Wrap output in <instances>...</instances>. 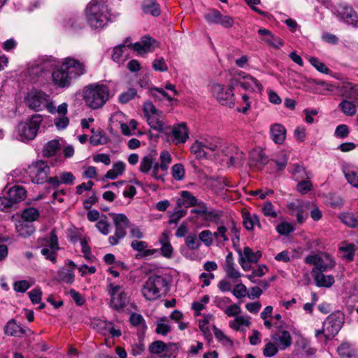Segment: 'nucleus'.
I'll return each mask as SVG.
<instances>
[{"instance_id": "f257e3e1", "label": "nucleus", "mask_w": 358, "mask_h": 358, "mask_svg": "<svg viewBox=\"0 0 358 358\" xmlns=\"http://www.w3.org/2000/svg\"><path fill=\"white\" fill-rule=\"evenodd\" d=\"M85 65L79 60L67 57L57 64L52 72V84L59 89H66L71 86L74 80L85 74Z\"/></svg>"}, {"instance_id": "f03ea898", "label": "nucleus", "mask_w": 358, "mask_h": 358, "mask_svg": "<svg viewBox=\"0 0 358 358\" xmlns=\"http://www.w3.org/2000/svg\"><path fill=\"white\" fill-rule=\"evenodd\" d=\"M87 23L93 29H101L110 21V12L108 5L101 0H91L85 10Z\"/></svg>"}, {"instance_id": "7ed1b4c3", "label": "nucleus", "mask_w": 358, "mask_h": 358, "mask_svg": "<svg viewBox=\"0 0 358 358\" xmlns=\"http://www.w3.org/2000/svg\"><path fill=\"white\" fill-rule=\"evenodd\" d=\"M224 144L217 137H206L196 140L191 146V152L197 159L207 157H220Z\"/></svg>"}, {"instance_id": "20e7f679", "label": "nucleus", "mask_w": 358, "mask_h": 358, "mask_svg": "<svg viewBox=\"0 0 358 358\" xmlns=\"http://www.w3.org/2000/svg\"><path fill=\"white\" fill-rule=\"evenodd\" d=\"M169 280L166 276L152 275L144 283L141 294L146 300H156L169 291Z\"/></svg>"}, {"instance_id": "39448f33", "label": "nucleus", "mask_w": 358, "mask_h": 358, "mask_svg": "<svg viewBox=\"0 0 358 358\" xmlns=\"http://www.w3.org/2000/svg\"><path fill=\"white\" fill-rule=\"evenodd\" d=\"M109 89L103 84H91L84 90V101L88 107L94 110L102 108L109 100Z\"/></svg>"}, {"instance_id": "423d86ee", "label": "nucleus", "mask_w": 358, "mask_h": 358, "mask_svg": "<svg viewBox=\"0 0 358 358\" xmlns=\"http://www.w3.org/2000/svg\"><path fill=\"white\" fill-rule=\"evenodd\" d=\"M42 120L41 115H34L27 121L20 122L15 130L17 139L22 142L34 139L38 134Z\"/></svg>"}, {"instance_id": "0eeeda50", "label": "nucleus", "mask_w": 358, "mask_h": 358, "mask_svg": "<svg viewBox=\"0 0 358 358\" xmlns=\"http://www.w3.org/2000/svg\"><path fill=\"white\" fill-rule=\"evenodd\" d=\"M344 319V314L341 311L331 313L324 321L322 328L315 331V336L319 337L322 334L326 340L331 339L342 328Z\"/></svg>"}, {"instance_id": "6e6552de", "label": "nucleus", "mask_w": 358, "mask_h": 358, "mask_svg": "<svg viewBox=\"0 0 358 358\" xmlns=\"http://www.w3.org/2000/svg\"><path fill=\"white\" fill-rule=\"evenodd\" d=\"M236 80L229 83L228 87L224 85L215 83L212 85V93L217 101L222 106L232 108L235 105V95L234 93Z\"/></svg>"}, {"instance_id": "1a4fd4ad", "label": "nucleus", "mask_w": 358, "mask_h": 358, "mask_svg": "<svg viewBox=\"0 0 358 358\" xmlns=\"http://www.w3.org/2000/svg\"><path fill=\"white\" fill-rule=\"evenodd\" d=\"M107 292L110 298L111 308L122 310L129 304V297L122 285L109 283L107 286Z\"/></svg>"}, {"instance_id": "9d476101", "label": "nucleus", "mask_w": 358, "mask_h": 358, "mask_svg": "<svg viewBox=\"0 0 358 358\" xmlns=\"http://www.w3.org/2000/svg\"><path fill=\"white\" fill-rule=\"evenodd\" d=\"M143 110L150 127L157 131H162L165 128L162 113L150 101L144 103Z\"/></svg>"}, {"instance_id": "9b49d317", "label": "nucleus", "mask_w": 358, "mask_h": 358, "mask_svg": "<svg viewBox=\"0 0 358 358\" xmlns=\"http://www.w3.org/2000/svg\"><path fill=\"white\" fill-rule=\"evenodd\" d=\"M305 262L314 266L312 274L318 273V272L324 273L334 268L336 264V262L332 259L331 257L327 253L320 255H308L306 257Z\"/></svg>"}, {"instance_id": "f8f14e48", "label": "nucleus", "mask_w": 358, "mask_h": 358, "mask_svg": "<svg viewBox=\"0 0 358 358\" xmlns=\"http://www.w3.org/2000/svg\"><path fill=\"white\" fill-rule=\"evenodd\" d=\"M46 245L42 247L41 254L53 264L57 262V252L59 250L58 238L55 229H52L49 236L44 238Z\"/></svg>"}, {"instance_id": "ddd939ff", "label": "nucleus", "mask_w": 358, "mask_h": 358, "mask_svg": "<svg viewBox=\"0 0 358 358\" xmlns=\"http://www.w3.org/2000/svg\"><path fill=\"white\" fill-rule=\"evenodd\" d=\"M29 173L33 182L43 184L48 182L50 166L46 162L39 160L29 166Z\"/></svg>"}, {"instance_id": "4468645a", "label": "nucleus", "mask_w": 358, "mask_h": 358, "mask_svg": "<svg viewBox=\"0 0 358 358\" xmlns=\"http://www.w3.org/2000/svg\"><path fill=\"white\" fill-rule=\"evenodd\" d=\"M113 221L115 227V234L108 238L111 245H116L119 241L126 236V229L129 226V221L124 214H114Z\"/></svg>"}, {"instance_id": "2eb2a0df", "label": "nucleus", "mask_w": 358, "mask_h": 358, "mask_svg": "<svg viewBox=\"0 0 358 358\" xmlns=\"http://www.w3.org/2000/svg\"><path fill=\"white\" fill-rule=\"evenodd\" d=\"M222 156L226 157V160H229L227 162L229 166L241 165L244 160L243 152L234 145L224 144L220 153V157Z\"/></svg>"}, {"instance_id": "dca6fc26", "label": "nucleus", "mask_w": 358, "mask_h": 358, "mask_svg": "<svg viewBox=\"0 0 358 358\" xmlns=\"http://www.w3.org/2000/svg\"><path fill=\"white\" fill-rule=\"evenodd\" d=\"M48 94L42 91H31L25 98L27 105L31 109L39 111L47 103Z\"/></svg>"}, {"instance_id": "f3484780", "label": "nucleus", "mask_w": 358, "mask_h": 358, "mask_svg": "<svg viewBox=\"0 0 358 358\" xmlns=\"http://www.w3.org/2000/svg\"><path fill=\"white\" fill-rule=\"evenodd\" d=\"M150 93L154 97H159L158 94L162 95L166 98L169 102H178V100L174 98L176 96H179L180 92L176 88L173 84L166 83L164 87H153L150 90Z\"/></svg>"}, {"instance_id": "a211bd4d", "label": "nucleus", "mask_w": 358, "mask_h": 358, "mask_svg": "<svg viewBox=\"0 0 358 358\" xmlns=\"http://www.w3.org/2000/svg\"><path fill=\"white\" fill-rule=\"evenodd\" d=\"M130 45L131 38H127L122 44L116 45L113 50V60L118 64L124 63L129 56Z\"/></svg>"}, {"instance_id": "6ab92c4d", "label": "nucleus", "mask_w": 358, "mask_h": 358, "mask_svg": "<svg viewBox=\"0 0 358 358\" xmlns=\"http://www.w3.org/2000/svg\"><path fill=\"white\" fill-rule=\"evenodd\" d=\"M268 162V157L263 151L253 150L250 152L248 164L255 169H262Z\"/></svg>"}, {"instance_id": "aec40b11", "label": "nucleus", "mask_w": 358, "mask_h": 358, "mask_svg": "<svg viewBox=\"0 0 358 358\" xmlns=\"http://www.w3.org/2000/svg\"><path fill=\"white\" fill-rule=\"evenodd\" d=\"M68 112V104L62 103L57 107V116L54 119V124L59 130L66 129L69 124V119L66 116Z\"/></svg>"}, {"instance_id": "412c9836", "label": "nucleus", "mask_w": 358, "mask_h": 358, "mask_svg": "<svg viewBox=\"0 0 358 358\" xmlns=\"http://www.w3.org/2000/svg\"><path fill=\"white\" fill-rule=\"evenodd\" d=\"M155 41L148 36H144L141 41L134 44L131 43L130 49L132 48L138 54L141 55L152 52L154 50L153 43Z\"/></svg>"}, {"instance_id": "4be33fe9", "label": "nucleus", "mask_w": 358, "mask_h": 358, "mask_svg": "<svg viewBox=\"0 0 358 358\" xmlns=\"http://www.w3.org/2000/svg\"><path fill=\"white\" fill-rule=\"evenodd\" d=\"M171 136L175 144L185 143L189 138L188 130L185 123L182 122L173 127Z\"/></svg>"}, {"instance_id": "5701e85b", "label": "nucleus", "mask_w": 358, "mask_h": 358, "mask_svg": "<svg viewBox=\"0 0 358 358\" xmlns=\"http://www.w3.org/2000/svg\"><path fill=\"white\" fill-rule=\"evenodd\" d=\"M337 12L341 19L347 24L355 25L358 22V15L352 7L340 6Z\"/></svg>"}, {"instance_id": "b1692460", "label": "nucleus", "mask_w": 358, "mask_h": 358, "mask_svg": "<svg viewBox=\"0 0 358 358\" xmlns=\"http://www.w3.org/2000/svg\"><path fill=\"white\" fill-rule=\"evenodd\" d=\"M76 180L75 176L71 172H62L59 176L50 177L48 182L53 187H57L62 184L73 185Z\"/></svg>"}, {"instance_id": "393cba45", "label": "nucleus", "mask_w": 358, "mask_h": 358, "mask_svg": "<svg viewBox=\"0 0 358 358\" xmlns=\"http://www.w3.org/2000/svg\"><path fill=\"white\" fill-rule=\"evenodd\" d=\"M274 343L280 350H285L292 344V337L288 331L283 330L272 336Z\"/></svg>"}, {"instance_id": "a878e982", "label": "nucleus", "mask_w": 358, "mask_h": 358, "mask_svg": "<svg viewBox=\"0 0 358 358\" xmlns=\"http://www.w3.org/2000/svg\"><path fill=\"white\" fill-rule=\"evenodd\" d=\"M131 247L134 250L141 252L140 255L143 257L152 256L158 253L157 249H148V244L143 241L134 240L131 241Z\"/></svg>"}, {"instance_id": "bb28decb", "label": "nucleus", "mask_w": 358, "mask_h": 358, "mask_svg": "<svg viewBox=\"0 0 358 358\" xmlns=\"http://www.w3.org/2000/svg\"><path fill=\"white\" fill-rule=\"evenodd\" d=\"M26 193L27 192L22 186L14 185L6 191V194L14 205L24 200Z\"/></svg>"}, {"instance_id": "cd10ccee", "label": "nucleus", "mask_w": 358, "mask_h": 358, "mask_svg": "<svg viewBox=\"0 0 358 358\" xmlns=\"http://www.w3.org/2000/svg\"><path fill=\"white\" fill-rule=\"evenodd\" d=\"M271 139L277 144H282L286 138V129L280 124H275L270 129Z\"/></svg>"}, {"instance_id": "c85d7f7f", "label": "nucleus", "mask_w": 358, "mask_h": 358, "mask_svg": "<svg viewBox=\"0 0 358 358\" xmlns=\"http://www.w3.org/2000/svg\"><path fill=\"white\" fill-rule=\"evenodd\" d=\"M198 199L189 191H182L180 197L177 199V205L179 208H185L196 206Z\"/></svg>"}, {"instance_id": "c756f323", "label": "nucleus", "mask_w": 358, "mask_h": 358, "mask_svg": "<svg viewBox=\"0 0 358 358\" xmlns=\"http://www.w3.org/2000/svg\"><path fill=\"white\" fill-rule=\"evenodd\" d=\"M235 264L231 252L227 254L225 258V263L224 265V270L228 277L232 279H237L241 277V273L234 267Z\"/></svg>"}, {"instance_id": "7c9ffc66", "label": "nucleus", "mask_w": 358, "mask_h": 358, "mask_svg": "<svg viewBox=\"0 0 358 358\" xmlns=\"http://www.w3.org/2000/svg\"><path fill=\"white\" fill-rule=\"evenodd\" d=\"M314 282L315 285L319 287H330L334 282V278L331 275H324L322 272L318 273L313 274Z\"/></svg>"}, {"instance_id": "2f4dec72", "label": "nucleus", "mask_w": 358, "mask_h": 358, "mask_svg": "<svg viewBox=\"0 0 358 358\" xmlns=\"http://www.w3.org/2000/svg\"><path fill=\"white\" fill-rule=\"evenodd\" d=\"M129 322L131 324L137 328L138 334L143 336L147 329V325L143 317L136 313H132L129 317Z\"/></svg>"}, {"instance_id": "473e14b6", "label": "nucleus", "mask_w": 358, "mask_h": 358, "mask_svg": "<svg viewBox=\"0 0 358 358\" xmlns=\"http://www.w3.org/2000/svg\"><path fill=\"white\" fill-rule=\"evenodd\" d=\"M341 96L350 99L358 100V85H353L350 83H344L341 89Z\"/></svg>"}, {"instance_id": "72a5a7b5", "label": "nucleus", "mask_w": 358, "mask_h": 358, "mask_svg": "<svg viewBox=\"0 0 358 358\" xmlns=\"http://www.w3.org/2000/svg\"><path fill=\"white\" fill-rule=\"evenodd\" d=\"M343 172L348 182L353 187L358 188V169L346 166L343 167Z\"/></svg>"}, {"instance_id": "f704fd0d", "label": "nucleus", "mask_w": 358, "mask_h": 358, "mask_svg": "<svg viewBox=\"0 0 358 358\" xmlns=\"http://www.w3.org/2000/svg\"><path fill=\"white\" fill-rule=\"evenodd\" d=\"M142 10L145 13H149L154 17H157L161 13L159 4L156 0H144Z\"/></svg>"}, {"instance_id": "c9c22d12", "label": "nucleus", "mask_w": 358, "mask_h": 358, "mask_svg": "<svg viewBox=\"0 0 358 358\" xmlns=\"http://www.w3.org/2000/svg\"><path fill=\"white\" fill-rule=\"evenodd\" d=\"M243 89L245 90H249L254 92L255 89H257L259 92L263 90L262 85L259 83V81L254 77L249 76L245 80L241 81L238 83Z\"/></svg>"}, {"instance_id": "e433bc0d", "label": "nucleus", "mask_w": 358, "mask_h": 358, "mask_svg": "<svg viewBox=\"0 0 358 358\" xmlns=\"http://www.w3.org/2000/svg\"><path fill=\"white\" fill-rule=\"evenodd\" d=\"M251 324L250 317L249 316L239 315L236 316L235 319L229 322V327L236 330H243V327H249Z\"/></svg>"}, {"instance_id": "4c0bfd02", "label": "nucleus", "mask_w": 358, "mask_h": 358, "mask_svg": "<svg viewBox=\"0 0 358 358\" xmlns=\"http://www.w3.org/2000/svg\"><path fill=\"white\" fill-rule=\"evenodd\" d=\"M125 164L122 161L115 162L111 169L108 170L105 175V178L115 180L122 176L125 171Z\"/></svg>"}, {"instance_id": "58836bf2", "label": "nucleus", "mask_w": 358, "mask_h": 358, "mask_svg": "<svg viewBox=\"0 0 358 358\" xmlns=\"http://www.w3.org/2000/svg\"><path fill=\"white\" fill-rule=\"evenodd\" d=\"M16 231L22 237L31 236L35 231V228L31 223H27L20 220L15 225Z\"/></svg>"}, {"instance_id": "ea45409f", "label": "nucleus", "mask_w": 358, "mask_h": 358, "mask_svg": "<svg viewBox=\"0 0 358 358\" xmlns=\"http://www.w3.org/2000/svg\"><path fill=\"white\" fill-rule=\"evenodd\" d=\"M213 319V316L212 315H206L202 320H200L199 322V327L200 330L202 331L203 335L206 340L208 342L212 341V335L210 332V329L208 327V324L210 320Z\"/></svg>"}, {"instance_id": "a19ab883", "label": "nucleus", "mask_w": 358, "mask_h": 358, "mask_svg": "<svg viewBox=\"0 0 358 358\" xmlns=\"http://www.w3.org/2000/svg\"><path fill=\"white\" fill-rule=\"evenodd\" d=\"M338 108L347 116L352 117L356 114V106L352 101L345 99L338 104Z\"/></svg>"}, {"instance_id": "79ce46f5", "label": "nucleus", "mask_w": 358, "mask_h": 358, "mask_svg": "<svg viewBox=\"0 0 358 358\" xmlns=\"http://www.w3.org/2000/svg\"><path fill=\"white\" fill-rule=\"evenodd\" d=\"M60 148V143L58 139H53L48 141L44 145L43 149V155L45 157H52L56 154V152Z\"/></svg>"}, {"instance_id": "37998d69", "label": "nucleus", "mask_w": 358, "mask_h": 358, "mask_svg": "<svg viewBox=\"0 0 358 358\" xmlns=\"http://www.w3.org/2000/svg\"><path fill=\"white\" fill-rule=\"evenodd\" d=\"M337 351L341 358H357L355 350L348 343L341 344Z\"/></svg>"}, {"instance_id": "c03bdc74", "label": "nucleus", "mask_w": 358, "mask_h": 358, "mask_svg": "<svg viewBox=\"0 0 358 358\" xmlns=\"http://www.w3.org/2000/svg\"><path fill=\"white\" fill-rule=\"evenodd\" d=\"M243 224L246 229L252 230L255 225L261 227L259 217L256 214L245 213L243 215Z\"/></svg>"}, {"instance_id": "a18cd8bd", "label": "nucleus", "mask_w": 358, "mask_h": 358, "mask_svg": "<svg viewBox=\"0 0 358 358\" xmlns=\"http://www.w3.org/2000/svg\"><path fill=\"white\" fill-rule=\"evenodd\" d=\"M59 280L67 284H72L75 280V274L73 269L62 268L58 271Z\"/></svg>"}, {"instance_id": "49530a36", "label": "nucleus", "mask_w": 358, "mask_h": 358, "mask_svg": "<svg viewBox=\"0 0 358 358\" xmlns=\"http://www.w3.org/2000/svg\"><path fill=\"white\" fill-rule=\"evenodd\" d=\"M213 333L215 338L225 347L231 348L233 346V341L226 336L224 332L216 327L215 325L213 327Z\"/></svg>"}, {"instance_id": "de8ad7c7", "label": "nucleus", "mask_w": 358, "mask_h": 358, "mask_svg": "<svg viewBox=\"0 0 358 358\" xmlns=\"http://www.w3.org/2000/svg\"><path fill=\"white\" fill-rule=\"evenodd\" d=\"M38 216V210L35 208L30 207L22 211V220L25 222L31 223L32 222L36 220Z\"/></svg>"}, {"instance_id": "09e8293b", "label": "nucleus", "mask_w": 358, "mask_h": 358, "mask_svg": "<svg viewBox=\"0 0 358 358\" xmlns=\"http://www.w3.org/2000/svg\"><path fill=\"white\" fill-rule=\"evenodd\" d=\"M92 135L90 138V142L92 145L96 146L107 143L108 138L101 131H94L92 129Z\"/></svg>"}, {"instance_id": "8fccbe9b", "label": "nucleus", "mask_w": 358, "mask_h": 358, "mask_svg": "<svg viewBox=\"0 0 358 358\" xmlns=\"http://www.w3.org/2000/svg\"><path fill=\"white\" fill-rule=\"evenodd\" d=\"M341 222L346 226L352 228L358 227V219L352 213H343L339 215Z\"/></svg>"}, {"instance_id": "3c124183", "label": "nucleus", "mask_w": 358, "mask_h": 358, "mask_svg": "<svg viewBox=\"0 0 358 358\" xmlns=\"http://www.w3.org/2000/svg\"><path fill=\"white\" fill-rule=\"evenodd\" d=\"M355 245L354 244H346L340 248V252L343 259L348 262L353 260L355 255Z\"/></svg>"}, {"instance_id": "603ef678", "label": "nucleus", "mask_w": 358, "mask_h": 358, "mask_svg": "<svg viewBox=\"0 0 358 358\" xmlns=\"http://www.w3.org/2000/svg\"><path fill=\"white\" fill-rule=\"evenodd\" d=\"M154 160L155 158L151 155L143 157L140 162L139 171L143 173H149L154 164Z\"/></svg>"}, {"instance_id": "864d4df0", "label": "nucleus", "mask_w": 358, "mask_h": 358, "mask_svg": "<svg viewBox=\"0 0 358 358\" xmlns=\"http://www.w3.org/2000/svg\"><path fill=\"white\" fill-rule=\"evenodd\" d=\"M240 256L243 257L248 262L256 263L261 257L262 254L259 251L254 252L250 248L245 247L243 253H240Z\"/></svg>"}, {"instance_id": "5fc2aeb1", "label": "nucleus", "mask_w": 358, "mask_h": 358, "mask_svg": "<svg viewBox=\"0 0 358 358\" xmlns=\"http://www.w3.org/2000/svg\"><path fill=\"white\" fill-rule=\"evenodd\" d=\"M167 317H163L158 320L155 331L158 334L166 336L171 330L170 325L167 323Z\"/></svg>"}, {"instance_id": "6e6d98bb", "label": "nucleus", "mask_w": 358, "mask_h": 358, "mask_svg": "<svg viewBox=\"0 0 358 358\" xmlns=\"http://www.w3.org/2000/svg\"><path fill=\"white\" fill-rule=\"evenodd\" d=\"M227 231V227L222 225L218 227L216 231L213 233V236L215 238L217 245L223 244L224 242L229 241Z\"/></svg>"}, {"instance_id": "4d7b16f0", "label": "nucleus", "mask_w": 358, "mask_h": 358, "mask_svg": "<svg viewBox=\"0 0 358 358\" xmlns=\"http://www.w3.org/2000/svg\"><path fill=\"white\" fill-rule=\"evenodd\" d=\"M185 245L189 250H196L201 247V243L199 236L197 237L195 234H189L185 238Z\"/></svg>"}, {"instance_id": "13d9d810", "label": "nucleus", "mask_w": 358, "mask_h": 358, "mask_svg": "<svg viewBox=\"0 0 358 358\" xmlns=\"http://www.w3.org/2000/svg\"><path fill=\"white\" fill-rule=\"evenodd\" d=\"M34 281L33 280H21L15 281L13 284V289L16 292H25L31 285H33Z\"/></svg>"}, {"instance_id": "bf43d9fd", "label": "nucleus", "mask_w": 358, "mask_h": 358, "mask_svg": "<svg viewBox=\"0 0 358 358\" xmlns=\"http://www.w3.org/2000/svg\"><path fill=\"white\" fill-rule=\"evenodd\" d=\"M213 233L208 229L201 231L199 234L200 243H203L206 247H210L213 243Z\"/></svg>"}, {"instance_id": "052dcab7", "label": "nucleus", "mask_w": 358, "mask_h": 358, "mask_svg": "<svg viewBox=\"0 0 358 358\" xmlns=\"http://www.w3.org/2000/svg\"><path fill=\"white\" fill-rule=\"evenodd\" d=\"M160 163L159 167H161V171L166 173L169 169V164L171 162V157L170 154L167 151H163L160 153Z\"/></svg>"}, {"instance_id": "680f3d73", "label": "nucleus", "mask_w": 358, "mask_h": 358, "mask_svg": "<svg viewBox=\"0 0 358 358\" xmlns=\"http://www.w3.org/2000/svg\"><path fill=\"white\" fill-rule=\"evenodd\" d=\"M137 95V92L134 88H129L127 91L122 92L119 97V102L123 104L128 103L134 99Z\"/></svg>"}, {"instance_id": "e2e57ef3", "label": "nucleus", "mask_w": 358, "mask_h": 358, "mask_svg": "<svg viewBox=\"0 0 358 358\" xmlns=\"http://www.w3.org/2000/svg\"><path fill=\"white\" fill-rule=\"evenodd\" d=\"M308 61L319 72L325 74H328L330 72V70L326 66V65L323 62H320L317 58L310 57L308 58Z\"/></svg>"}, {"instance_id": "0e129e2a", "label": "nucleus", "mask_w": 358, "mask_h": 358, "mask_svg": "<svg viewBox=\"0 0 358 358\" xmlns=\"http://www.w3.org/2000/svg\"><path fill=\"white\" fill-rule=\"evenodd\" d=\"M221 14L217 10H210L205 14L204 17L209 24H219Z\"/></svg>"}, {"instance_id": "69168bd1", "label": "nucleus", "mask_w": 358, "mask_h": 358, "mask_svg": "<svg viewBox=\"0 0 358 358\" xmlns=\"http://www.w3.org/2000/svg\"><path fill=\"white\" fill-rule=\"evenodd\" d=\"M171 174L176 180H182L185 174L184 166L181 164H176L172 166Z\"/></svg>"}, {"instance_id": "338daca9", "label": "nucleus", "mask_w": 358, "mask_h": 358, "mask_svg": "<svg viewBox=\"0 0 358 358\" xmlns=\"http://www.w3.org/2000/svg\"><path fill=\"white\" fill-rule=\"evenodd\" d=\"M276 230L280 235L287 236L294 231V227L292 224L283 222L277 225Z\"/></svg>"}, {"instance_id": "774afa93", "label": "nucleus", "mask_w": 358, "mask_h": 358, "mask_svg": "<svg viewBox=\"0 0 358 358\" xmlns=\"http://www.w3.org/2000/svg\"><path fill=\"white\" fill-rule=\"evenodd\" d=\"M265 41L275 49H279L283 45V41L279 37L274 36L272 33L266 38H262Z\"/></svg>"}]
</instances>
